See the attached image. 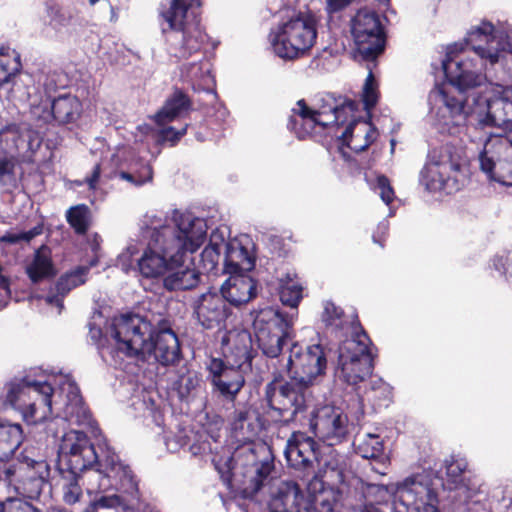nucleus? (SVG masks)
Instances as JSON below:
<instances>
[{
    "instance_id": "1",
    "label": "nucleus",
    "mask_w": 512,
    "mask_h": 512,
    "mask_svg": "<svg viewBox=\"0 0 512 512\" xmlns=\"http://www.w3.org/2000/svg\"><path fill=\"white\" fill-rule=\"evenodd\" d=\"M142 224L146 247L137 256V245H128L117 258L121 270L125 273L133 271L147 280L162 278L163 287L168 291L195 288L200 275L195 269L183 268V264L185 256L196 252L204 243L207 235L205 220L176 209L170 220L156 212H148Z\"/></svg>"
},
{
    "instance_id": "2",
    "label": "nucleus",
    "mask_w": 512,
    "mask_h": 512,
    "mask_svg": "<svg viewBox=\"0 0 512 512\" xmlns=\"http://www.w3.org/2000/svg\"><path fill=\"white\" fill-rule=\"evenodd\" d=\"M58 470L61 475L62 497L74 505L82 496L79 479L86 483L87 493L123 490L131 495L138 492V483L128 465L104 440L96 448L88 436L77 430L66 432L58 449Z\"/></svg>"
},
{
    "instance_id": "3",
    "label": "nucleus",
    "mask_w": 512,
    "mask_h": 512,
    "mask_svg": "<svg viewBox=\"0 0 512 512\" xmlns=\"http://www.w3.org/2000/svg\"><path fill=\"white\" fill-rule=\"evenodd\" d=\"M115 348L109 351L114 365L124 357L148 360L151 357L163 366L175 364L181 356L178 337L171 328L151 331L150 324L138 315H121L111 327Z\"/></svg>"
},
{
    "instance_id": "4",
    "label": "nucleus",
    "mask_w": 512,
    "mask_h": 512,
    "mask_svg": "<svg viewBox=\"0 0 512 512\" xmlns=\"http://www.w3.org/2000/svg\"><path fill=\"white\" fill-rule=\"evenodd\" d=\"M468 39L472 43L478 40L485 43L473 46L476 58L453 55L452 52H448L442 61L446 78L458 90L457 98L462 97L465 104L466 100L471 104L470 97L465 98L463 93L480 87L487 80V76L481 73L482 68L487 69L488 64L494 66L500 62L506 52L512 53V44L508 41V36L502 32H496L494 25L487 21H483L479 26L473 28ZM437 88L443 89L453 96L444 86H436L432 91Z\"/></svg>"
},
{
    "instance_id": "5",
    "label": "nucleus",
    "mask_w": 512,
    "mask_h": 512,
    "mask_svg": "<svg viewBox=\"0 0 512 512\" xmlns=\"http://www.w3.org/2000/svg\"><path fill=\"white\" fill-rule=\"evenodd\" d=\"M472 104L466 100L450 96L437 88L429 93L433 126L439 133L457 135L466 126L468 117L476 116L483 126L512 128V101L507 97L488 98L473 96Z\"/></svg>"
},
{
    "instance_id": "6",
    "label": "nucleus",
    "mask_w": 512,
    "mask_h": 512,
    "mask_svg": "<svg viewBox=\"0 0 512 512\" xmlns=\"http://www.w3.org/2000/svg\"><path fill=\"white\" fill-rule=\"evenodd\" d=\"M442 485V480L432 472L423 471L390 485L368 483L362 486V491L368 505L392 496L394 512H441L439 487Z\"/></svg>"
},
{
    "instance_id": "7",
    "label": "nucleus",
    "mask_w": 512,
    "mask_h": 512,
    "mask_svg": "<svg viewBox=\"0 0 512 512\" xmlns=\"http://www.w3.org/2000/svg\"><path fill=\"white\" fill-rule=\"evenodd\" d=\"M225 361L212 358L207 364L213 391L223 399L234 402L245 384L244 375L251 371L252 338L247 330L229 331L222 339Z\"/></svg>"
},
{
    "instance_id": "8",
    "label": "nucleus",
    "mask_w": 512,
    "mask_h": 512,
    "mask_svg": "<svg viewBox=\"0 0 512 512\" xmlns=\"http://www.w3.org/2000/svg\"><path fill=\"white\" fill-rule=\"evenodd\" d=\"M200 0H170L161 16L167 27L162 31L168 44L169 54L177 59H188L198 53L207 35L200 24L198 8Z\"/></svg>"
},
{
    "instance_id": "9",
    "label": "nucleus",
    "mask_w": 512,
    "mask_h": 512,
    "mask_svg": "<svg viewBox=\"0 0 512 512\" xmlns=\"http://www.w3.org/2000/svg\"><path fill=\"white\" fill-rule=\"evenodd\" d=\"M357 104L348 99L335 98L332 94L319 95L310 108L304 100H299L292 109L288 128L299 139L320 134L326 128L343 125L353 116Z\"/></svg>"
},
{
    "instance_id": "10",
    "label": "nucleus",
    "mask_w": 512,
    "mask_h": 512,
    "mask_svg": "<svg viewBox=\"0 0 512 512\" xmlns=\"http://www.w3.org/2000/svg\"><path fill=\"white\" fill-rule=\"evenodd\" d=\"M54 389L41 368H33L29 374L15 378L7 385L6 400L22 413L27 423H37L52 412Z\"/></svg>"
},
{
    "instance_id": "11",
    "label": "nucleus",
    "mask_w": 512,
    "mask_h": 512,
    "mask_svg": "<svg viewBox=\"0 0 512 512\" xmlns=\"http://www.w3.org/2000/svg\"><path fill=\"white\" fill-rule=\"evenodd\" d=\"M264 395L270 410L286 424L296 423L306 427L315 410L311 387L292 377L267 383Z\"/></svg>"
},
{
    "instance_id": "12",
    "label": "nucleus",
    "mask_w": 512,
    "mask_h": 512,
    "mask_svg": "<svg viewBox=\"0 0 512 512\" xmlns=\"http://www.w3.org/2000/svg\"><path fill=\"white\" fill-rule=\"evenodd\" d=\"M317 39V19L308 12H298L271 29L269 40L274 53L283 59L305 55Z\"/></svg>"
},
{
    "instance_id": "13",
    "label": "nucleus",
    "mask_w": 512,
    "mask_h": 512,
    "mask_svg": "<svg viewBox=\"0 0 512 512\" xmlns=\"http://www.w3.org/2000/svg\"><path fill=\"white\" fill-rule=\"evenodd\" d=\"M463 167L460 152L453 145L445 144L430 152L429 162L420 172V183L429 192L453 193L460 189Z\"/></svg>"
},
{
    "instance_id": "14",
    "label": "nucleus",
    "mask_w": 512,
    "mask_h": 512,
    "mask_svg": "<svg viewBox=\"0 0 512 512\" xmlns=\"http://www.w3.org/2000/svg\"><path fill=\"white\" fill-rule=\"evenodd\" d=\"M372 342L364 330H353V336L341 341L338 347L337 377L350 386L365 381L374 369Z\"/></svg>"
},
{
    "instance_id": "15",
    "label": "nucleus",
    "mask_w": 512,
    "mask_h": 512,
    "mask_svg": "<svg viewBox=\"0 0 512 512\" xmlns=\"http://www.w3.org/2000/svg\"><path fill=\"white\" fill-rule=\"evenodd\" d=\"M295 314H286L278 309L266 307L259 310L253 321L258 348L269 357L279 356L285 340L290 338Z\"/></svg>"
},
{
    "instance_id": "16",
    "label": "nucleus",
    "mask_w": 512,
    "mask_h": 512,
    "mask_svg": "<svg viewBox=\"0 0 512 512\" xmlns=\"http://www.w3.org/2000/svg\"><path fill=\"white\" fill-rule=\"evenodd\" d=\"M478 158L480 170L490 181L512 186V142L508 138L485 137Z\"/></svg>"
},
{
    "instance_id": "17",
    "label": "nucleus",
    "mask_w": 512,
    "mask_h": 512,
    "mask_svg": "<svg viewBox=\"0 0 512 512\" xmlns=\"http://www.w3.org/2000/svg\"><path fill=\"white\" fill-rule=\"evenodd\" d=\"M351 33L358 52L365 60H375L384 50L385 36L379 15L360 9L351 20Z\"/></svg>"
},
{
    "instance_id": "18",
    "label": "nucleus",
    "mask_w": 512,
    "mask_h": 512,
    "mask_svg": "<svg viewBox=\"0 0 512 512\" xmlns=\"http://www.w3.org/2000/svg\"><path fill=\"white\" fill-rule=\"evenodd\" d=\"M327 356L328 352L322 344L307 346L303 351L301 346L294 343L287 361L290 377L311 387L319 376L325 374Z\"/></svg>"
},
{
    "instance_id": "19",
    "label": "nucleus",
    "mask_w": 512,
    "mask_h": 512,
    "mask_svg": "<svg viewBox=\"0 0 512 512\" xmlns=\"http://www.w3.org/2000/svg\"><path fill=\"white\" fill-rule=\"evenodd\" d=\"M48 474L49 466L45 461L31 460L5 467L1 479L18 494L33 499L40 496Z\"/></svg>"
},
{
    "instance_id": "20",
    "label": "nucleus",
    "mask_w": 512,
    "mask_h": 512,
    "mask_svg": "<svg viewBox=\"0 0 512 512\" xmlns=\"http://www.w3.org/2000/svg\"><path fill=\"white\" fill-rule=\"evenodd\" d=\"M306 426L329 446L343 442L349 434V421L340 408L325 405L314 410Z\"/></svg>"
},
{
    "instance_id": "21",
    "label": "nucleus",
    "mask_w": 512,
    "mask_h": 512,
    "mask_svg": "<svg viewBox=\"0 0 512 512\" xmlns=\"http://www.w3.org/2000/svg\"><path fill=\"white\" fill-rule=\"evenodd\" d=\"M284 455L288 464L303 473V476L320 475L315 473V464L318 462L317 444L306 433L293 432L287 440Z\"/></svg>"
},
{
    "instance_id": "22",
    "label": "nucleus",
    "mask_w": 512,
    "mask_h": 512,
    "mask_svg": "<svg viewBox=\"0 0 512 512\" xmlns=\"http://www.w3.org/2000/svg\"><path fill=\"white\" fill-rule=\"evenodd\" d=\"M194 315L204 329H218L225 326L232 314L230 306L219 292L208 291L201 294L194 302Z\"/></svg>"
},
{
    "instance_id": "23",
    "label": "nucleus",
    "mask_w": 512,
    "mask_h": 512,
    "mask_svg": "<svg viewBox=\"0 0 512 512\" xmlns=\"http://www.w3.org/2000/svg\"><path fill=\"white\" fill-rule=\"evenodd\" d=\"M326 469L324 475H314L307 482V490L311 496V508L312 512H334L335 505L338 501V492L330 487L326 486L323 477H330L329 474H336L338 478H341V467L339 461L330 457V460L325 462Z\"/></svg>"
},
{
    "instance_id": "24",
    "label": "nucleus",
    "mask_w": 512,
    "mask_h": 512,
    "mask_svg": "<svg viewBox=\"0 0 512 512\" xmlns=\"http://www.w3.org/2000/svg\"><path fill=\"white\" fill-rule=\"evenodd\" d=\"M82 104L79 99L71 94H63L49 103L33 106L32 115L43 123L55 120L60 124L74 122L81 113Z\"/></svg>"
},
{
    "instance_id": "25",
    "label": "nucleus",
    "mask_w": 512,
    "mask_h": 512,
    "mask_svg": "<svg viewBox=\"0 0 512 512\" xmlns=\"http://www.w3.org/2000/svg\"><path fill=\"white\" fill-rule=\"evenodd\" d=\"M61 393L66 394L63 408V418L71 424L90 425L91 415L85 407L80 390L70 375H64L59 381Z\"/></svg>"
},
{
    "instance_id": "26",
    "label": "nucleus",
    "mask_w": 512,
    "mask_h": 512,
    "mask_svg": "<svg viewBox=\"0 0 512 512\" xmlns=\"http://www.w3.org/2000/svg\"><path fill=\"white\" fill-rule=\"evenodd\" d=\"M220 295L230 306L239 307L256 296V282L248 275H232L222 284Z\"/></svg>"
},
{
    "instance_id": "27",
    "label": "nucleus",
    "mask_w": 512,
    "mask_h": 512,
    "mask_svg": "<svg viewBox=\"0 0 512 512\" xmlns=\"http://www.w3.org/2000/svg\"><path fill=\"white\" fill-rule=\"evenodd\" d=\"M88 272L89 267L80 266L75 270L66 273L57 281L55 288L51 290L49 294L40 297V299L44 300L47 305L56 306L58 308V313L60 314L64 307V297L72 289L85 283Z\"/></svg>"
},
{
    "instance_id": "28",
    "label": "nucleus",
    "mask_w": 512,
    "mask_h": 512,
    "mask_svg": "<svg viewBox=\"0 0 512 512\" xmlns=\"http://www.w3.org/2000/svg\"><path fill=\"white\" fill-rule=\"evenodd\" d=\"M338 137V135L336 134ZM378 132L368 121L353 120L341 133L339 138L351 150L362 152L377 138Z\"/></svg>"
},
{
    "instance_id": "29",
    "label": "nucleus",
    "mask_w": 512,
    "mask_h": 512,
    "mask_svg": "<svg viewBox=\"0 0 512 512\" xmlns=\"http://www.w3.org/2000/svg\"><path fill=\"white\" fill-rule=\"evenodd\" d=\"M166 446L173 452L180 448L187 449L194 456L210 451L206 434L187 428L180 429L173 437H168Z\"/></svg>"
},
{
    "instance_id": "30",
    "label": "nucleus",
    "mask_w": 512,
    "mask_h": 512,
    "mask_svg": "<svg viewBox=\"0 0 512 512\" xmlns=\"http://www.w3.org/2000/svg\"><path fill=\"white\" fill-rule=\"evenodd\" d=\"M224 248V265L226 273L238 275L243 272H249L254 268V258L249 254L247 248L242 246L239 242H226L224 240Z\"/></svg>"
},
{
    "instance_id": "31",
    "label": "nucleus",
    "mask_w": 512,
    "mask_h": 512,
    "mask_svg": "<svg viewBox=\"0 0 512 512\" xmlns=\"http://www.w3.org/2000/svg\"><path fill=\"white\" fill-rule=\"evenodd\" d=\"M446 475L449 483V489L455 490L457 497H464L465 501L471 499L476 491V487H470L466 482L467 462L465 459H456L451 457L445 461Z\"/></svg>"
},
{
    "instance_id": "32",
    "label": "nucleus",
    "mask_w": 512,
    "mask_h": 512,
    "mask_svg": "<svg viewBox=\"0 0 512 512\" xmlns=\"http://www.w3.org/2000/svg\"><path fill=\"white\" fill-rule=\"evenodd\" d=\"M189 109L190 100L183 92L177 90L165 101L163 107L154 115V120L157 125L164 126L185 115Z\"/></svg>"
},
{
    "instance_id": "33",
    "label": "nucleus",
    "mask_w": 512,
    "mask_h": 512,
    "mask_svg": "<svg viewBox=\"0 0 512 512\" xmlns=\"http://www.w3.org/2000/svg\"><path fill=\"white\" fill-rule=\"evenodd\" d=\"M322 321L326 327L331 328L336 333L342 332L347 337L353 336V330H363L359 324L348 322L344 317V312L340 307H337L333 302L326 301L322 313Z\"/></svg>"
},
{
    "instance_id": "34",
    "label": "nucleus",
    "mask_w": 512,
    "mask_h": 512,
    "mask_svg": "<svg viewBox=\"0 0 512 512\" xmlns=\"http://www.w3.org/2000/svg\"><path fill=\"white\" fill-rule=\"evenodd\" d=\"M23 441V431L19 424L0 418V462L8 460Z\"/></svg>"
},
{
    "instance_id": "35",
    "label": "nucleus",
    "mask_w": 512,
    "mask_h": 512,
    "mask_svg": "<svg viewBox=\"0 0 512 512\" xmlns=\"http://www.w3.org/2000/svg\"><path fill=\"white\" fill-rule=\"evenodd\" d=\"M26 272L34 283L55 275L51 251L47 246L42 245L35 251L31 263L26 268Z\"/></svg>"
},
{
    "instance_id": "36",
    "label": "nucleus",
    "mask_w": 512,
    "mask_h": 512,
    "mask_svg": "<svg viewBox=\"0 0 512 512\" xmlns=\"http://www.w3.org/2000/svg\"><path fill=\"white\" fill-rule=\"evenodd\" d=\"M26 143L24 130L21 125L9 123L0 129V150L10 154L9 158L17 153Z\"/></svg>"
},
{
    "instance_id": "37",
    "label": "nucleus",
    "mask_w": 512,
    "mask_h": 512,
    "mask_svg": "<svg viewBox=\"0 0 512 512\" xmlns=\"http://www.w3.org/2000/svg\"><path fill=\"white\" fill-rule=\"evenodd\" d=\"M222 248H224V235L217 229L211 233L209 244L200 255L199 266L204 272L210 273L216 269Z\"/></svg>"
},
{
    "instance_id": "38",
    "label": "nucleus",
    "mask_w": 512,
    "mask_h": 512,
    "mask_svg": "<svg viewBox=\"0 0 512 512\" xmlns=\"http://www.w3.org/2000/svg\"><path fill=\"white\" fill-rule=\"evenodd\" d=\"M180 74L182 79L191 83L194 88L196 85L201 86L202 82L206 85L213 82L210 74V64L204 58L199 61L182 64Z\"/></svg>"
},
{
    "instance_id": "39",
    "label": "nucleus",
    "mask_w": 512,
    "mask_h": 512,
    "mask_svg": "<svg viewBox=\"0 0 512 512\" xmlns=\"http://www.w3.org/2000/svg\"><path fill=\"white\" fill-rule=\"evenodd\" d=\"M354 444L356 453L364 459H379L384 455V443L377 434L359 436Z\"/></svg>"
},
{
    "instance_id": "40",
    "label": "nucleus",
    "mask_w": 512,
    "mask_h": 512,
    "mask_svg": "<svg viewBox=\"0 0 512 512\" xmlns=\"http://www.w3.org/2000/svg\"><path fill=\"white\" fill-rule=\"evenodd\" d=\"M21 67L19 53L9 47H0V87L9 82Z\"/></svg>"
},
{
    "instance_id": "41",
    "label": "nucleus",
    "mask_w": 512,
    "mask_h": 512,
    "mask_svg": "<svg viewBox=\"0 0 512 512\" xmlns=\"http://www.w3.org/2000/svg\"><path fill=\"white\" fill-rule=\"evenodd\" d=\"M364 394L368 401L378 407H387L392 401V387L382 378H372Z\"/></svg>"
},
{
    "instance_id": "42",
    "label": "nucleus",
    "mask_w": 512,
    "mask_h": 512,
    "mask_svg": "<svg viewBox=\"0 0 512 512\" xmlns=\"http://www.w3.org/2000/svg\"><path fill=\"white\" fill-rule=\"evenodd\" d=\"M95 494V498L83 512H99L101 509L113 510L114 512H125L126 503L119 495L105 494V492H98Z\"/></svg>"
},
{
    "instance_id": "43",
    "label": "nucleus",
    "mask_w": 512,
    "mask_h": 512,
    "mask_svg": "<svg viewBox=\"0 0 512 512\" xmlns=\"http://www.w3.org/2000/svg\"><path fill=\"white\" fill-rule=\"evenodd\" d=\"M66 219L77 234H85L89 228L90 209L85 204L70 207L66 212Z\"/></svg>"
},
{
    "instance_id": "44",
    "label": "nucleus",
    "mask_w": 512,
    "mask_h": 512,
    "mask_svg": "<svg viewBox=\"0 0 512 512\" xmlns=\"http://www.w3.org/2000/svg\"><path fill=\"white\" fill-rule=\"evenodd\" d=\"M230 425L235 436L241 440H249L253 436L252 425L249 422V410L245 407L234 410L230 417Z\"/></svg>"
},
{
    "instance_id": "45",
    "label": "nucleus",
    "mask_w": 512,
    "mask_h": 512,
    "mask_svg": "<svg viewBox=\"0 0 512 512\" xmlns=\"http://www.w3.org/2000/svg\"><path fill=\"white\" fill-rule=\"evenodd\" d=\"M279 296L284 305L297 308L302 299V287L287 276L286 281L281 279Z\"/></svg>"
},
{
    "instance_id": "46",
    "label": "nucleus",
    "mask_w": 512,
    "mask_h": 512,
    "mask_svg": "<svg viewBox=\"0 0 512 512\" xmlns=\"http://www.w3.org/2000/svg\"><path fill=\"white\" fill-rule=\"evenodd\" d=\"M202 384L203 380L197 372L188 371L177 382L178 393L182 399L194 396L201 390Z\"/></svg>"
},
{
    "instance_id": "47",
    "label": "nucleus",
    "mask_w": 512,
    "mask_h": 512,
    "mask_svg": "<svg viewBox=\"0 0 512 512\" xmlns=\"http://www.w3.org/2000/svg\"><path fill=\"white\" fill-rule=\"evenodd\" d=\"M119 177L136 187L149 183L153 179L152 168L148 164H143L138 170L121 171Z\"/></svg>"
},
{
    "instance_id": "48",
    "label": "nucleus",
    "mask_w": 512,
    "mask_h": 512,
    "mask_svg": "<svg viewBox=\"0 0 512 512\" xmlns=\"http://www.w3.org/2000/svg\"><path fill=\"white\" fill-rule=\"evenodd\" d=\"M42 233L43 225L38 224L28 231L7 232L2 237H0V241L9 244H18L20 242L29 243L32 239H34L36 236L41 235Z\"/></svg>"
},
{
    "instance_id": "49",
    "label": "nucleus",
    "mask_w": 512,
    "mask_h": 512,
    "mask_svg": "<svg viewBox=\"0 0 512 512\" xmlns=\"http://www.w3.org/2000/svg\"><path fill=\"white\" fill-rule=\"evenodd\" d=\"M43 86L45 94L50 98L52 93L58 88L65 87V76L57 71L48 72L39 80Z\"/></svg>"
},
{
    "instance_id": "50",
    "label": "nucleus",
    "mask_w": 512,
    "mask_h": 512,
    "mask_svg": "<svg viewBox=\"0 0 512 512\" xmlns=\"http://www.w3.org/2000/svg\"><path fill=\"white\" fill-rule=\"evenodd\" d=\"M377 99L378 94L376 90V82L372 72L370 71L365 80L363 89V102L365 109L370 110L373 108L377 103Z\"/></svg>"
},
{
    "instance_id": "51",
    "label": "nucleus",
    "mask_w": 512,
    "mask_h": 512,
    "mask_svg": "<svg viewBox=\"0 0 512 512\" xmlns=\"http://www.w3.org/2000/svg\"><path fill=\"white\" fill-rule=\"evenodd\" d=\"M15 161L12 158L0 156V183L12 185L15 183Z\"/></svg>"
},
{
    "instance_id": "52",
    "label": "nucleus",
    "mask_w": 512,
    "mask_h": 512,
    "mask_svg": "<svg viewBox=\"0 0 512 512\" xmlns=\"http://www.w3.org/2000/svg\"><path fill=\"white\" fill-rule=\"evenodd\" d=\"M0 512H42L40 509L34 507L28 502L20 499L9 498L1 503Z\"/></svg>"
},
{
    "instance_id": "53",
    "label": "nucleus",
    "mask_w": 512,
    "mask_h": 512,
    "mask_svg": "<svg viewBox=\"0 0 512 512\" xmlns=\"http://www.w3.org/2000/svg\"><path fill=\"white\" fill-rule=\"evenodd\" d=\"M48 16L50 19V24L55 28L66 26L71 20V15L69 12L56 6H50L48 8Z\"/></svg>"
},
{
    "instance_id": "54",
    "label": "nucleus",
    "mask_w": 512,
    "mask_h": 512,
    "mask_svg": "<svg viewBox=\"0 0 512 512\" xmlns=\"http://www.w3.org/2000/svg\"><path fill=\"white\" fill-rule=\"evenodd\" d=\"M376 190L384 203L390 204L394 199V190L390 185L389 179L383 175L377 177Z\"/></svg>"
},
{
    "instance_id": "55",
    "label": "nucleus",
    "mask_w": 512,
    "mask_h": 512,
    "mask_svg": "<svg viewBox=\"0 0 512 512\" xmlns=\"http://www.w3.org/2000/svg\"><path fill=\"white\" fill-rule=\"evenodd\" d=\"M187 127L188 124H185L179 130H176L171 126L162 128L159 133L160 140L163 142H170V145L173 146L186 133Z\"/></svg>"
},
{
    "instance_id": "56",
    "label": "nucleus",
    "mask_w": 512,
    "mask_h": 512,
    "mask_svg": "<svg viewBox=\"0 0 512 512\" xmlns=\"http://www.w3.org/2000/svg\"><path fill=\"white\" fill-rule=\"evenodd\" d=\"M272 468L273 467L269 462L261 463V465L256 468V490L260 489L262 481L268 477L272 471Z\"/></svg>"
},
{
    "instance_id": "57",
    "label": "nucleus",
    "mask_w": 512,
    "mask_h": 512,
    "mask_svg": "<svg viewBox=\"0 0 512 512\" xmlns=\"http://www.w3.org/2000/svg\"><path fill=\"white\" fill-rule=\"evenodd\" d=\"M102 173V163H97L93 170L92 174L86 177L85 182L87 183L89 189L94 190L97 187L98 179Z\"/></svg>"
},
{
    "instance_id": "58",
    "label": "nucleus",
    "mask_w": 512,
    "mask_h": 512,
    "mask_svg": "<svg viewBox=\"0 0 512 512\" xmlns=\"http://www.w3.org/2000/svg\"><path fill=\"white\" fill-rule=\"evenodd\" d=\"M509 257L508 255H496L493 259V267L496 271H498L501 275H504L507 271Z\"/></svg>"
},
{
    "instance_id": "59",
    "label": "nucleus",
    "mask_w": 512,
    "mask_h": 512,
    "mask_svg": "<svg viewBox=\"0 0 512 512\" xmlns=\"http://www.w3.org/2000/svg\"><path fill=\"white\" fill-rule=\"evenodd\" d=\"M352 0H326L327 11L330 13L338 12L346 7Z\"/></svg>"
},
{
    "instance_id": "60",
    "label": "nucleus",
    "mask_w": 512,
    "mask_h": 512,
    "mask_svg": "<svg viewBox=\"0 0 512 512\" xmlns=\"http://www.w3.org/2000/svg\"><path fill=\"white\" fill-rule=\"evenodd\" d=\"M9 295H10L9 282L5 277L0 276V297L4 299V298H8Z\"/></svg>"
},
{
    "instance_id": "61",
    "label": "nucleus",
    "mask_w": 512,
    "mask_h": 512,
    "mask_svg": "<svg viewBox=\"0 0 512 512\" xmlns=\"http://www.w3.org/2000/svg\"><path fill=\"white\" fill-rule=\"evenodd\" d=\"M357 409L355 410L354 412V416L357 420H359L363 415H364V406H363V400L362 399H358L357 400Z\"/></svg>"
},
{
    "instance_id": "62",
    "label": "nucleus",
    "mask_w": 512,
    "mask_h": 512,
    "mask_svg": "<svg viewBox=\"0 0 512 512\" xmlns=\"http://www.w3.org/2000/svg\"><path fill=\"white\" fill-rule=\"evenodd\" d=\"M358 512H381L380 509L374 505H364Z\"/></svg>"
},
{
    "instance_id": "63",
    "label": "nucleus",
    "mask_w": 512,
    "mask_h": 512,
    "mask_svg": "<svg viewBox=\"0 0 512 512\" xmlns=\"http://www.w3.org/2000/svg\"><path fill=\"white\" fill-rule=\"evenodd\" d=\"M388 230V223L387 222H381L378 225V232H381L382 234H385Z\"/></svg>"
},
{
    "instance_id": "64",
    "label": "nucleus",
    "mask_w": 512,
    "mask_h": 512,
    "mask_svg": "<svg viewBox=\"0 0 512 512\" xmlns=\"http://www.w3.org/2000/svg\"><path fill=\"white\" fill-rule=\"evenodd\" d=\"M47 512H60V511L56 510V509H52V510H48Z\"/></svg>"
}]
</instances>
